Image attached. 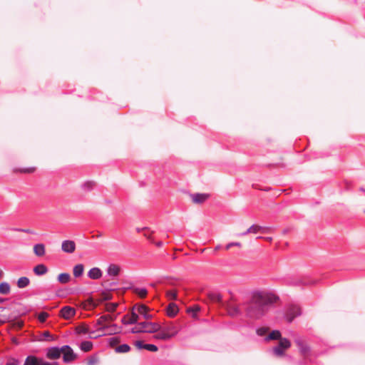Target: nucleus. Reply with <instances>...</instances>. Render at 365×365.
I'll return each mask as SVG.
<instances>
[{
	"instance_id": "obj_1",
	"label": "nucleus",
	"mask_w": 365,
	"mask_h": 365,
	"mask_svg": "<svg viewBox=\"0 0 365 365\" xmlns=\"http://www.w3.org/2000/svg\"><path fill=\"white\" fill-rule=\"evenodd\" d=\"M278 297L270 292L255 293L251 301L245 304L246 316L252 319H259L267 311L268 307L275 302Z\"/></svg>"
},
{
	"instance_id": "obj_2",
	"label": "nucleus",
	"mask_w": 365,
	"mask_h": 365,
	"mask_svg": "<svg viewBox=\"0 0 365 365\" xmlns=\"http://www.w3.org/2000/svg\"><path fill=\"white\" fill-rule=\"evenodd\" d=\"M290 346L291 343L287 339H280L278 345L273 347L272 352L277 356H282L284 355V351L289 348Z\"/></svg>"
},
{
	"instance_id": "obj_3",
	"label": "nucleus",
	"mask_w": 365,
	"mask_h": 365,
	"mask_svg": "<svg viewBox=\"0 0 365 365\" xmlns=\"http://www.w3.org/2000/svg\"><path fill=\"white\" fill-rule=\"evenodd\" d=\"M24 365H59L58 362L50 363L44 361L42 358L34 355L28 356L24 363Z\"/></svg>"
},
{
	"instance_id": "obj_4",
	"label": "nucleus",
	"mask_w": 365,
	"mask_h": 365,
	"mask_svg": "<svg viewBox=\"0 0 365 365\" xmlns=\"http://www.w3.org/2000/svg\"><path fill=\"white\" fill-rule=\"evenodd\" d=\"M138 327H141L143 332L155 333L160 329V325L158 323L143 322L138 323Z\"/></svg>"
},
{
	"instance_id": "obj_5",
	"label": "nucleus",
	"mask_w": 365,
	"mask_h": 365,
	"mask_svg": "<svg viewBox=\"0 0 365 365\" xmlns=\"http://www.w3.org/2000/svg\"><path fill=\"white\" fill-rule=\"evenodd\" d=\"M301 314L300 308L296 305H291L287 307L284 317L288 322H292L295 317Z\"/></svg>"
},
{
	"instance_id": "obj_6",
	"label": "nucleus",
	"mask_w": 365,
	"mask_h": 365,
	"mask_svg": "<svg viewBox=\"0 0 365 365\" xmlns=\"http://www.w3.org/2000/svg\"><path fill=\"white\" fill-rule=\"evenodd\" d=\"M61 354H63V360L65 363H70L76 359L77 356L70 346H63Z\"/></svg>"
},
{
	"instance_id": "obj_7",
	"label": "nucleus",
	"mask_w": 365,
	"mask_h": 365,
	"mask_svg": "<svg viewBox=\"0 0 365 365\" xmlns=\"http://www.w3.org/2000/svg\"><path fill=\"white\" fill-rule=\"evenodd\" d=\"M112 320L113 318L110 315H103L97 319L96 325L99 327L97 328V331L101 332V336L105 334L106 329L108 328L106 325V322Z\"/></svg>"
},
{
	"instance_id": "obj_8",
	"label": "nucleus",
	"mask_w": 365,
	"mask_h": 365,
	"mask_svg": "<svg viewBox=\"0 0 365 365\" xmlns=\"http://www.w3.org/2000/svg\"><path fill=\"white\" fill-rule=\"evenodd\" d=\"M62 346L61 348L58 346L49 347L46 349V356L48 359H58L61 355Z\"/></svg>"
},
{
	"instance_id": "obj_9",
	"label": "nucleus",
	"mask_w": 365,
	"mask_h": 365,
	"mask_svg": "<svg viewBox=\"0 0 365 365\" xmlns=\"http://www.w3.org/2000/svg\"><path fill=\"white\" fill-rule=\"evenodd\" d=\"M225 307L228 314L232 317H237L242 314V311L240 307L232 302L227 303Z\"/></svg>"
},
{
	"instance_id": "obj_10",
	"label": "nucleus",
	"mask_w": 365,
	"mask_h": 365,
	"mask_svg": "<svg viewBox=\"0 0 365 365\" xmlns=\"http://www.w3.org/2000/svg\"><path fill=\"white\" fill-rule=\"evenodd\" d=\"M133 309H136L138 312L137 314L138 315L140 314L145 319H150L153 318V315L148 313V307L144 304H136L133 307Z\"/></svg>"
},
{
	"instance_id": "obj_11",
	"label": "nucleus",
	"mask_w": 365,
	"mask_h": 365,
	"mask_svg": "<svg viewBox=\"0 0 365 365\" xmlns=\"http://www.w3.org/2000/svg\"><path fill=\"white\" fill-rule=\"evenodd\" d=\"M138 319V314L133 310L130 316L125 315L121 321L123 324L128 325L136 324Z\"/></svg>"
},
{
	"instance_id": "obj_12",
	"label": "nucleus",
	"mask_w": 365,
	"mask_h": 365,
	"mask_svg": "<svg viewBox=\"0 0 365 365\" xmlns=\"http://www.w3.org/2000/svg\"><path fill=\"white\" fill-rule=\"evenodd\" d=\"M61 249L64 252L73 253L76 250V244L72 240H64L62 242Z\"/></svg>"
},
{
	"instance_id": "obj_13",
	"label": "nucleus",
	"mask_w": 365,
	"mask_h": 365,
	"mask_svg": "<svg viewBox=\"0 0 365 365\" xmlns=\"http://www.w3.org/2000/svg\"><path fill=\"white\" fill-rule=\"evenodd\" d=\"M190 196L192 202L195 204H201L209 197V195L205 193H194L190 194Z\"/></svg>"
},
{
	"instance_id": "obj_14",
	"label": "nucleus",
	"mask_w": 365,
	"mask_h": 365,
	"mask_svg": "<svg viewBox=\"0 0 365 365\" xmlns=\"http://www.w3.org/2000/svg\"><path fill=\"white\" fill-rule=\"evenodd\" d=\"M75 309L68 306L63 307L61 309V316L66 319L71 318L75 315Z\"/></svg>"
},
{
	"instance_id": "obj_15",
	"label": "nucleus",
	"mask_w": 365,
	"mask_h": 365,
	"mask_svg": "<svg viewBox=\"0 0 365 365\" xmlns=\"http://www.w3.org/2000/svg\"><path fill=\"white\" fill-rule=\"evenodd\" d=\"M76 333L78 334H90V338H97L98 336H101V334H98L96 336H93L94 331H90L89 329L84 325L79 326L76 327Z\"/></svg>"
},
{
	"instance_id": "obj_16",
	"label": "nucleus",
	"mask_w": 365,
	"mask_h": 365,
	"mask_svg": "<svg viewBox=\"0 0 365 365\" xmlns=\"http://www.w3.org/2000/svg\"><path fill=\"white\" fill-rule=\"evenodd\" d=\"M158 332L154 336V337L156 339L167 341V340L171 339L172 337H173V334H170L168 332H166L165 331H164L163 329L160 328V329L158 330Z\"/></svg>"
},
{
	"instance_id": "obj_17",
	"label": "nucleus",
	"mask_w": 365,
	"mask_h": 365,
	"mask_svg": "<svg viewBox=\"0 0 365 365\" xmlns=\"http://www.w3.org/2000/svg\"><path fill=\"white\" fill-rule=\"evenodd\" d=\"M295 343L303 355H306L309 352V346L302 339H297Z\"/></svg>"
},
{
	"instance_id": "obj_18",
	"label": "nucleus",
	"mask_w": 365,
	"mask_h": 365,
	"mask_svg": "<svg viewBox=\"0 0 365 365\" xmlns=\"http://www.w3.org/2000/svg\"><path fill=\"white\" fill-rule=\"evenodd\" d=\"M102 271L98 267L91 268L88 272V277L92 279H98L102 277Z\"/></svg>"
},
{
	"instance_id": "obj_19",
	"label": "nucleus",
	"mask_w": 365,
	"mask_h": 365,
	"mask_svg": "<svg viewBox=\"0 0 365 365\" xmlns=\"http://www.w3.org/2000/svg\"><path fill=\"white\" fill-rule=\"evenodd\" d=\"M269 230L268 227H262V226H259V225H252L251 227H250L247 230V232H250V233H258V232H262V233H265L267 232V231Z\"/></svg>"
},
{
	"instance_id": "obj_20",
	"label": "nucleus",
	"mask_w": 365,
	"mask_h": 365,
	"mask_svg": "<svg viewBox=\"0 0 365 365\" xmlns=\"http://www.w3.org/2000/svg\"><path fill=\"white\" fill-rule=\"evenodd\" d=\"M120 267L118 265L111 264L107 269V274L110 277H116L120 273Z\"/></svg>"
},
{
	"instance_id": "obj_21",
	"label": "nucleus",
	"mask_w": 365,
	"mask_h": 365,
	"mask_svg": "<svg viewBox=\"0 0 365 365\" xmlns=\"http://www.w3.org/2000/svg\"><path fill=\"white\" fill-rule=\"evenodd\" d=\"M33 271L35 273V274L38 276H41L47 273L48 268L45 264H39L34 267Z\"/></svg>"
},
{
	"instance_id": "obj_22",
	"label": "nucleus",
	"mask_w": 365,
	"mask_h": 365,
	"mask_svg": "<svg viewBox=\"0 0 365 365\" xmlns=\"http://www.w3.org/2000/svg\"><path fill=\"white\" fill-rule=\"evenodd\" d=\"M34 252L38 257H42L45 255V246L43 244H36L34 247Z\"/></svg>"
},
{
	"instance_id": "obj_23",
	"label": "nucleus",
	"mask_w": 365,
	"mask_h": 365,
	"mask_svg": "<svg viewBox=\"0 0 365 365\" xmlns=\"http://www.w3.org/2000/svg\"><path fill=\"white\" fill-rule=\"evenodd\" d=\"M178 307L174 303H170L167 308V314L170 317H175L178 312Z\"/></svg>"
},
{
	"instance_id": "obj_24",
	"label": "nucleus",
	"mask_w": 365,
	"mask_h": 365,
	"mask_svg": "<svg viewBox=\"0 0 365 365\" xmlns=\"http://www.w3.org/2000/svg\"><path fill=\"white\" fill-rule=\"evenodd\" d=\"M30 280L26 277H21L17 281V287L20 289H23L29 286Z\"/></svg>"
},
{
	"instance_id": "obj_25",
	"label": "nucleus",
	"mask_w": 365,
	"mask_h": 365,
	"mask_svg": "<svg viewBox=\"0 0 365 365\" xmlns=\"http://www.w3.org/2000/svg\"><path fill=\"white\" fill-rule=\"evenodd\" d=\"M84 270V267L82 264H78L76 266H74L73 269V273L75 277H81Z\"/></svg>"
},
{
	"instance_id": "obj_26",
	"label": "nucleus",
	"mask_w": 365,
	"mask_h": 365,
	"mask_svg": "<svg viewBox=\"0 0 365 365\" xmlns=\"http://www.w3.org/2000/svg\"><path fill=\"white\" fill-rule=\"evenodd\" d=\"M80 349L84 352L90 351L93 349V343L90 341H83L80 344Z\"/></svg>"
},
{
	"instance_id": "obj_27",
	"label": "nucleus",
	"mask_w": 365,
	"mask_h": 365,
	"mask_svg": "<svg viewBox=\"0 0 365 365\" xmlns=\"http://www.w3.org/2000/svg\"><path fill=\"white\" fill-rule=\"evenodd\" d=\"M96 186L94 181H86L81 185V188L83 191L89 192L93 190Z\"/></svg>"
},
{
	"instance_id": "obj_28",
	"label": "nucleus",
	"mask_w": 365,
	"mask_h": 365,
	"mask_svg": "<svg viewBox=\"0 0 365 365\" xmlns=\"http://www.w3.org/2000/svg\"><path fill=\"white\" fill-rule=\"evenodd\" d=\"M281 338V333L278 330H273L271 333H269L265 338L267 341L268 340H275V339H279Z\"/></svg>"
},
{
	"instance_id": "obj_29",
	"label": "nucleus",
	"mask_w": 365,
	"mask_h": 365,
	"mask_svg": "<svg viewBox=\"0 0 365 365\" xmlns=\"http://www.w3.org/2000/svg\"><path fill=\"white\" fill-rule=\"evenodd\" d=\"M10 285L8 282H1L0 284V294H8L10 292Z\"/></svg>"
},
{
	"instance_id": "obj_30",
	"label": "nucleus",
	"mask_w": 365,
	"mask_h": 365,
	"mask_svg": "<svg viewBox=\"0 0 365 365\" xmlns=\"http://www.w3.org/2000/svg\"><path fill=\"white\" fill-rule=\"evenodd\" d=\"M130 350V347L127 344H121L117 346L115 349L117 353H127Z\"/></svg>"
},
{
	"instance_id": "obj_31",
	"label": "nucleus",
	"mask_w": 365,
	"mask_h": 365,
	"mask_svg": "<svg viewBox=\"0 0 365 365\" xmlns=\"http://www.w3.org/2000/svg\"><path fill=\"white\" fill-rule=\"evenodd\" d=\"M70 279L71 276L68 273H61L58 276V281L63 284L68 283Z\"/></svg>"
},
{
	"instance_id": "obj_32",
	"label": "nucleus",
	"mask_w": 365,
	"mask_h": 365,
	"mask_svg": "<svg viewBox=\"0 0 365 365\" xmlns=\"http://www.w3.org/2000/svg\"><path fill=\"white\" fill-rule=\"evenodd\" d=\"M134 292L138 294L140 298H144L148 294V291L145 288L135 287L134 288Z\"/></svg>"
},
{
	"instance_id": "obj_33",
	"label": "nucleus",
	"mask_w": 365,
	"mask_h": 365,
	"mask_svg": "<svg viewBox=\"0 0 365 365\" xmlns=\"http://www.w3.org/2000/svg\"><path fill=\"white\" fill-rule=\"evenodd\" d=\"M163 329H164V331H165L166 332H168L170 334H173V336L178 334V329L173 324L168 325Z\"/></svg>"
},
{
	"instance_id": "obj_34",
	"label": "nucleus",
	"mask_w": 365,
	"mask_h": 365,
	"mask_svg": "<svg viewBox=\"0 0 365 365\" xmlns=\"http://www.w3.org/2000/svg\"><path fill=\"white\" fill-rule=\"evenodd\" d=\"M166 295L169 298V299L175 300L177 299V293L174 290L167 291Z\"/></svg>"
},
{
	"instance_id": "obj_35",
	"label": "nucleus",
	"mask_w": 365,
	"mask_h": 365,
	"mask_svg": "<svg viewBox=\"0 0 365 365\" xmlns=\"http://www.w3.org/2000/svg\"><path fill=\"white\" fill-rule=\"evenodd\" d=\"M48 317V314L47 312H42L38 314V319L41 322H44L47 319Z\"/></svg>"
},
{
	"instance_id": "obj_36",
	"label": "nucleus",
	"mask_w": 365,
	"mask_h": 365,
	"mask_svg": "<svg viewBox=\"0 0 365 365\" xmlns=\"http://www.w3.org/2000/svg\"><path fill=\"white\" fill-rule=\"evenodd\" d=\"M119 341H120V340H119L118 337H117V336H113L108 339V344L112 347L115 346L116 344H118L119 343Z\"/></svg>"
},
{
	"instance_id": "obj_37",
	"label": "nucleus",
	"mask_w": 365,
	"mask_h": 365,
	"mask_svg": "<svg viewBox=\"0 0 365 365\" xmlns=\"http://www.w3.org/2000/svg\"><path fill=\"white\" fill-rule=\"evenodd\" d=\"M144 349L155 352V351H158V348L157 347V346H155L154 344H146L144 346Z\"/></svg>"
},
{
	"instance_id": "obj_38",
	"label": "nucleus",
	"mask_w": 365,
	"mask_h": 365,
	"mask_svg": "<svg viewBox=\"0 0 365 365\" xmlns=\"http://www.w3.org/2000/svg\"><path fill=\"white\" fill-rule=\"evenodd\" d=\"M42 336L45 340H48V341H53L54 340V337L48 331H44L43 333Z\"/></svg>"
},
{
	"instance_id": "obj_39",
	"label": "nucleus",
	"mask_w": 365,
	"mask_h": 365,
	"mask_svg": "<svg viewBox=\"0 0 365 365\" xmlns=\"http://www.w3.org/2000/svg\"><path fill=\"white\" fill-rule=\"evenodd\" d=\"M211 298L215 302L222 303V296L218 293L212 294Z\"/></svg>"
},
{
	"instance_id": "obj_40",
	"label": "nucleus",
	"mask_w": 365,
	"mask_h": 365,
	"mask_svg": "<svg viewBox=\"0 0 365 365\" xmlns=\"http://www.w3.org/2000/svg\"><path fill=\"white\" fill-rule=\"evenodd\" d=\"M118 304L115 303H109L106 305V309L108 312H114L117 308Z\"/></svg>"
},
{
	"instance_id": "obj_41",
	"label": "nucleus",
	"mask_w": 365,
	"mask_h": 365,
	"mask_svg": "<svg viewBox=\"0 0 365 365\" xmlns=\"http://www.w3.org/2000/svg\"><path fill=\"white\" fill-rule=\"evenodd\" d=\"M268 331V329L267 328H265V327H261V328H259L257 329V334L259 335V336H264L267 332Z\"/></svg>"
},
{
	"instance_id": "obj_42",
	"label": "nucleus",
	"mask_w": 365,
	"mask_h": 365,
	"mask_svg": "<svg viewBox=\"0 0 365 365\" xmlns=\"http://www.w3.org/2000/svg\"><path fill=\"white\" fill-rule=\"evenodd\" d=\"M234 246H236V247H241V243H240V242H230V243H228L227 245H226V246H225V249H226V250H229V249H230L232 247H234Z\"/></svg>"
},
{
	"instance_id": "obj_43",
	"label": "nucleus",
	"mask_w": 365,
	"mask_h": 365,
	"mask_svg": "<svg viewBox=\"0 0 365 365\" xmlns=\"http://www.w3.org/2000/svg\"><path fill=\"white\" fill-rule=\"evenodd\" d=\"M20 362L16 359H11L6 365H19Z\"/></svg>"
},
{
	"instance_id": "obj_44",
	"label": "nucleus",
	"mask_w": 365,
	"mask_h": 365,
	"mask_svg": "<svg viewBox=\"0 0 365 365\" xmlns=\"http://www.w3.org/2000/svg\"><path fill=\"white\" fill-rule=\"evenodd\" d=\"M97 363V358L95 356H92L88 359V365H94Z\"/></svg>"
},
{
	"instance_id": "obj_45",
	"label": "nucleus",
	"mask_w": 365,
	"mask_h": 365,
	"mask_svg": "<svg viewBox=\"0 0 365 365\" xmlns=\"http://www.w3.org/2000/svg\"><path fill=\"white\" fill-rule=\"evenodd\" d=\"M14 230L22 232H25V233H28V234H34V233L32 230H31L29 229L16 228V229H14Z\"/></svg>"
},
{
	"instance_id": "obj_46",
	"label": "nucleus",
	"mask_w": 365,
	"mask_h": 365,
	"mask_svg": "<svg viewBox=\"0 0 365 365\" xmlns=\"http://www.w3.org/2000/svg\"><path fill=\"white\" fill-rule=\"evenodd\" d=\"M146 344H144L143 341H135V345L136 346V347L139 349H144V346Z\"/></svg>"
},
{
	"instance_id": "obj_47",
	"label": "nucleus",
	"mask_w": 365,
	"mask_h": 365,
	"mask_svg": "<svg viewBox=\"0 0 365 365\" xmlns=\"http://www.w3.org/2000/svg\"><path fill=\"white\" fill-rule=\"evenodd\" d=\"M142 330L143 329H141V327H138V324L135 327H133L132 329L131 332L133 333V334L140 333V332H143Z\"/></svg>"
},
{
	"instance_id": "obj_48",
	"label": "nucleus",
	"mask_w": 365,
	"mask_h": 365,
	"mask_svg": "<svg viewBox=\"0 0 365 365\" xmlns=\"http://www.w3.org/2000/svg\"><path fill=\"white\" fill-rule=\"evenodd\" d=\"M34 171V168H24V169L21 170V172L28 173H32Z\"/></svg>"
},
{
	"instance_id": "obj_49",
	"label": "nucleus",
	"mask_w": 365,
	"mask_h": 365,
	"mask_svg": "<svg viewBox=\"0 0 365 365\" xmlns=\"http://www.w3.org/2000/svg\"><path fill=\"white\" fill-rule=\"evenodd\" d=\"M191 310H192V312H197L200 310V309H199L198 307H196V308H195V309H193V308H190V309H188V311H189V312H190V311H191Z\"/></svg>"
},
{
	"instance_id": "obj_50",
	"label": "nucleus",
	"mask_w": 365,
	"mask_h": 365,
	"mask_svg": "<svg viewBox=\"0 0 365 365\" xmlns=\"http://www.w3.org/2000/svg\"><path fill=\"white\" fill-rule=\"evenodd\" d=\"M145 230H148V227H143V228H137L136 229L138 232H140L141 231Z\"/></svg>"
},
{
	"instance_id": "obj_51",
	"label": "nucleus",
	"mask_w": 365,
	"mask_h": 365,
	"mask_svg": "<svg viewBox=\"0 0 365 365\" xmlns=\"http://www.w3.org/2000/svg\"><path fill=\"white\" fill-rule=\"evenodd\" d=\"M249 233H250V232H247V230H246L245 232H242V233L237 234V235L238 237H241V236H245V235H247V234H249Z\"/></svg>"
},
{
	"instance_id": "obj_52",
	"label": "nucleus",
	"mask_w": 365,
	"mask_h": 365,
	"mask_svg": "<svg viewBox=\"0 0 365 365\" xmlns=\"http://www.w3.org/2000/svg\"><path fill=\"white\" fill-rule=\"evenodd\" d=\"M220 248H221V245H217V246L215 247V251L219 250Z\"/></svg>"
},
{
	"instance_id": "obj_53",
	"label": "nucleus",
	"mask_w": 365,
	"mask_h": 365,
	"mask_svg": "<svg viewBox=\"0 0 365 365\" xmlns=\"http://www.w3.org/2000/svg\"><path fill=\"white\" fill-rule=\"evenodd\" d=\"M4 277V272L0 269V279Z\"/></svg>"
},
{
	"instance_id": "obj_54",
	"label": "nucleus",
	"mask_w": 365,
	"mask_h": 365,
	"mask_svg": "<svg viewBox=\"0 0 365 365\" xmlns=\"http://www.w3.org/2000/svg\"><path fill=\"white\" fill-rule=\"evenodd\" d=\"M156 245L158 247H161L163 245V242H158L156 243Z\"/></svg>"
},
{
	"instance_id": "obj_55",
	"label": "nucleus",
	"mask_w": 365,
	"mask_h": 365,
	"mask_svg": "<svg viewBox=\"0 0 365 365\" xmlns=\"http://www.w3.org/2000/svg\"><path fill=\"white\" fill-rule=\"evenodd\" d=\"M102 233L101 232H99L97 235H96V237H102Z\"/></svg>"
},
{
	"instance_id": "obj_56",
	"label": "nucleus",
	"mask_w": 365,
	"mask_h": 365,
	"mask_svg": "<svg viewBox=\"0 0 365 365\" xmlns=\"http://www.w3.org/2000/svg\"><path fill=\"white\" fill-rule=\"evenodd\" d=\"M4 301H5V299H3V298L0 297V304H1V303H3V302H4Z\"/></svg>"
},
{
	"instance_id": "obj_57",
	"label": "nucleus",
	"mask_w": 365,
	"mask_h": 365,
	"mask_svg": "<svg viewBox=\"0 0 365 365\" xmlns=\"http://www.w3.org/2000/svg\"><path fill=\"white\" fill-rule=\"evenodd\" d=\"M360 191L365 192V189L363 187H360Z\"/></svg>"
},
{
	"instance_id": "obj_58",
	"label": "nucleus",
	"mask_w": 365,
	"mask_h": 365,
	"mask_svg": "<svg viewBox=\"0 0 365 365\" xmlns=\"http://www.w3.org/2000/svg\"><path fill=\"white\" fill-rule=\"evenodd\" d=\"M112 327L115 328V327H116V325H115V324H113V325H112Z\"/></svg>"
},
{
	"instance_id": "obj_59",
	"label": "nucleus",
	"mask_w": 365,
	"mask_h": 365,
	"mask_svg": "<svg viewBox=\"0 0 365 365\" xmlns=\"http://www.w3.org/2000/svg\"><path fill=\"white\" fill-rule=\"evenodd\" d=\"M144 235H145V237H147L148 238H149V237L147 235V234H145H145H144Z\"/></svg>"
},
{
	"instance_id": "obj_60",
	"label": "nucleus",
	"mask_w": 365,
	"mask_h": 365,
	"mask_svg": "<svg viewBox=\"0 0 365 365\" xmlns=\"http://www.w3.org/2000/svg\"><path fill=\"white\" fill-rule=\"evenodd\" d=\"M267 240H272V238H271V237H267Z\"/></svg>"
}]
</instances>
